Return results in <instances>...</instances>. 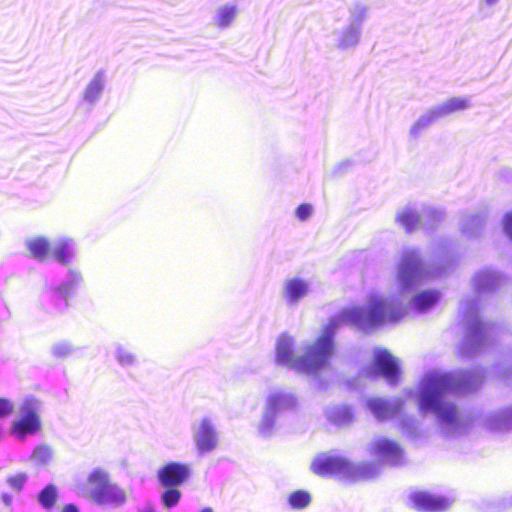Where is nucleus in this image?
Returning a JSON list of instances; mask_svg holds the SVG:
<instances>
[{
  "label": "nucleus",
  "instance_id": "nucleus-44",
  "mask_svg": "<svg viewBox=\"0 0 512 512\" xmlns=\"http://www.w3.org/2000/svg\"><path fill=\"white\" fill-rule=\"evenodd\" d=\"M503 228L505 234L512 239V211L505 215L503 219Z\"/></svg>",
  "mask_w": 512,
  "mask_h": 512
},
{
  "label": "nucleus",
  "instance_id": "nucleus-8",
  "mask_svg": "<svg viewBox=\"0 0 512 512\" xmlns=\"http://www.w3.org/2000/svg\"><path fill=\"white\" fill-rule=\"evenodd\" d=\"M462 309L467 328V344L476 350L489 338L492 328L481 321L476 303L462 304Z\"/></svg>",
  "mask_w": 512,
  "mask_h": 512
},
{
  "label": "nucleus",
  "instance_id": "nucleus-17",
  "mask_svg": "<svg viewBox=\"0 0 512 512\" xmlns=\"http://www.w3.org/2000/svg\"><path fill=\"white\" fill-rule=\"evenodd\" d=\"M126 502V490L114 482L112 478L92 501L94 504L114 509L122 507Z\"/></svg>",
  "mask_w": 512,
  "mask_h": 512
},
{
  "label": "nucleus",
  "instance_id": "nucleus-16",
  "mask_svg": "<svg viewBox=\"0 0 512 512\" xmlns=\"http://www.w3.org/2000/svg\"><path fill=\"white\" fill-rule=\"evenodd\" d=\"M126 502V490L114 482L112 478L92 501L94 504L114 509L122 507Z\"/></svg>",
  "mask_w": 512,
  "mask_h": 512
},
{
  "label": "nucleus",
  "instance_id": "nucleus-3",
  "mask_svg": "<svg viewBox=\"0 0 512 512\" xmlns=\"http://www.w3.org/2000/svg\"><path fill=\"white\" fill-rule=\"evenodd\" d=\"M444 262L448 263V260L442 259L441 267L430 270L417 250L412 248L404 249L397 262L395 279L389 288V295L387 297L376 293L369 295L382 298L387 306L401 309L399 317L385 321L381 325L399 321L408 313L410 307L421 313L433 307L440 297L438 291H423L413 298H410V295L424 281L441 275L444 270Z\"/></svg>",
  "mask_w": 512,
  "mask_h": 512
},
{
  "label": "nucleus",
  "instance_id": "nucleus-13",
  "mask_svg": "<svg viewBox=\"0 0 512 512\" xmlns=\"http://www.w3.org/2000/svg\"><path fill=\"white\" fill-rule=\"evenodd\" d=\"M110 479L111 475L107 469L95 467L87 474L86 480L77 485L76 491L92 502Z\"/></svg>",
  "mask_w": 512,
  "mask_h": 512
},
{
  "label": "nucleus",
  "instance_id": "nucleus-21",
  "mask_svg": "<svg viewBox=\"0 0 512 512\" xmlns=\"http://www.w3.org/2000/svg\"><path fill=\"white\" fill-rule=\"evenodd\" d=\"M483 425L490 432L497 434L512 431V405L487 415Z\"/></svg>",
  "mask_w": 512,
  "mask_h": 512
},
{
  "label": "nucleus",
  "instance_id": "nucleus-41",
  "mask_svg": "<svg viewBox=\"0 0 512 512\" xmlns=\"http://www.w3.org/2000/svg\"><path fill=\"white\" fill-rule=\"evenodd\" d=\"M27 480L26 473H17L15 475H11L7 478V484L16 492H20L22 490L23 485Z\"/></svg>",
  "mask_w": 512,
  "mask_h": 512
},
{
  "label": "nucleus",
  "instance_id": "nucleus-39",
  "mask_svg": "<svg viewBox=\"0 0 512 512\" xmlns=\"http://www.w3.org/2000/svg\"><path fill=\"white\" fill-rule=\"evenodd\" d=\"M167 489L162 494V502L165 507L171 508L179 502L181 492L176 487H166Z\"/></svg>",
  "mask_w": 512,
  "mask_h": 512
},
{
  "label": "nucleus",
  "instance_id": "nucleus-12",
  "mask_svg": "<svg viewBox=\"0 0 512 512\" xmlns=\"http://www.w3.org/2000/svg\"><path fill=\"white\" fill-rule=\"evenodd\" d=\"M368 449L371 454L389 464L398 465L404 460V451L399 444L383 436L375 437Z\"/></svg>",
  "mask_w": 512,
  "mask_h": 512
},
{
  "label": "nucleus",
  "instance_id": "nucleus-40",
  "mask_svg": "<svg viewBox=\"0 0 512 512\" xmlns=\"http://www.w3.org/2000/svg\"><path fill=\"white\" fill-rule=\"evenodd\" d=\"M73 351V346L68 342H59L52 346V354L58 358H65Z\"/></svg>",
  "mask_w": 512,
  "mask_h": 512
},
{
  "label": "nucleus",
  "instance_id": "nucleus-23",
  "mask_svg": "<svg viewBox=\"0 0 512 512\" xmlns=\"http://www.w3.org/2000/svg\"><path fill=\"white\" fill-rule=\"evenodd\" d=\"M239 14L238 5L235 3H224L218 6L212 17V25L220 30L230 28L236 21Z\"/></svg>",
  "mask_w": 512,
  "mask_h": 512
},
{
  "label": "nucleus",
  "instance_id": "nucleus-31",
  "mask_svg": "<svg viewBox=\"0 0 512 512\" xmlns=\"http://www.w3.org/2000/svg\"><path fill=\"white\" fill-rule=\"evenodd\" d=\"M326 417L335 425L345 426L352 422L353 414L346 406H332L326 409Z\"/></svg>",
  "mask_w": 512,
  "mask_h": 512
},
{
  "label": "nucleus",
  "instance_id": "nucleus-49",
  "mask_svg": "<svg viewBox=\"0 0 512 512\" xmlns=\"http://www.w3.org/2000/svg\"><path fill=\"white\" fill-rule=\"evenodd\" d=\"M201 512H213V510L211 508H205Z\"/></svg>",
  "mask_w": 512,
  "mask_h": 512
},
{
  "label": "nucleus",
  "instance_id": "nucleus-48",
  "mask_svg": "<svg viewBox=\"0 0 512 512\" xmlns=\"http://www.w3.org/2000/svg\"><path fill=\"white\" fill-rule=\"evenodd\" d=\"M62 512H78L77 508L73 505H67L63 508Z\"/></svg>",
  "mask_w": 512,
  "mask_h": 512
},
{
  "label": "nucleus",
  "instance_id": "nucleus-28",
  "mask_svg": "<svg viewBox=\"0 0 512 512\" xmlns=\"http://www.w3.org/2000/svg\"><path fill=\"white\" fill-rule=\"evenodd\" d=\"M51 245L52 243H50L45 237L39 236L26 240V248L34 258L40 261L50 258Z\"/></svg>",
  "mask_w": 512,
  "mask_h": 512
},
{
  "label": "nucleus",
  "instance_id": "nucleus-29",
  "mask_svg": "<svg viewBox=\"0 0 512 512\" xmlns=\"http://www.w3.org/2000/svg\"><path fill=\"white\" fill-rule=\"evenodd\" d=\"M105 87V77L102 72H97L94 77L87 84L84 92L83 99L85 102L89 104H95Z\"/></svg>",
  "mask_w": 512,
  "mask_h": 512
},
{
  "label": "nucleus",
  "instance_id": "nucleus-15",
  "mask_svg": "<svg viewBox=\"0 0 512 512\" xmlns=\"http://www.w3.org/2000/svg\"><path fill=\"white\" fill-rule=\"evenodd\" d=\"M126 502V490L114 482L112 478L92 501L94 504L114 509L122 507Z\"/></svg>",
  "mask_w": 512,
  "mask_h": 512
},
{
  "label": "nucleus",
  "instance_id": "nucleus-25",
  "mask_svg": "<svg viewBox=\"0 0 512 512\" xmlns=\"http://www.w3.org/2000/svg\"><path fill=\"white\" fill-rule=\"evenodd\" d=\"M75 255L74 241L71 238L61 237L51 245L50 258L57 262L68 265Z\"/></svg>",
  "mask_w": 512,
  "mask_h": 512
},
{
  "label": "nucleus",
  "instance_id": "nucleus-10",
  "mask_svg": "<svg viewBox=\"0 0 512 512\" xmlns=\"http://www.w3.org/2000/svg\"><path fill=\"white\" fill-rule=\"evenodd\" d=\"M312 292L310 279L301 276H291L284 279L281 287V297L288 307H296Z\"/></svg>",
  "mask_w": 512,
  "mask_h": 512
},
{
  "label": "nucleus",
  "instance_id": "nucleus-36",
  "mask_svg": "<svg viewBox=\"0 0 512 512\" xmlns=\"http://www.w3.org/2000/svg\"><path fill=\"white\" fill-rule=\"evenodd\" d=\"M79 280L80 276L76 273H72L71 279L68 282L61 284L56 289L57 295L64 301L62 309H65L68 306V298L70 296L72 288Z\"/></svg>",
  "mask_w": 512,
  "mask_h": 512
},
{
  "label": "nucleus",
  "instance_id": "nucleus-19",
  "mask_svg": "<svg viewBox=\"0 0 512 512\" xmlns=\"http://www.w3.org/2000/svg\"><path fill=\"white\" fill-rule=\"evenodd\" d=\"M361 36V29L348 23L342 28L334 29L331 32L330 38L335 49L347 51L358 46Z\"/></svg>",
  "mask_w": 512,
  "mask_h": 512
},
{
  "label": "nucleus",
  "instance_id": "nucleus-42",
  "mask_svg": "<svg viewBox=\"0 0 512 512\" xmlns=\"http://www.w3.org/2000/svg\"><path fill=\"white\" fill-rule=\"evenodd\" d=\"M313 213V207L310 205V204H301L297 209H296V217L301 220V221H305L307 220L308 218H310V216L312 215Z\"/></svg>",
  "mask_w": 512,
  "mask_h": 512
},
{
  "label": "nucleus",
  "instance_id": "nucleus-33",
  "mask_svg": "<svg viewBox=\"0 0 512 512\" xmlns=\"http://www.w3.org/2000/svg\"><path fill=\"white\" fill-rule=\"evenodd\" d=\"M445 212L440 208L425 206L422 208V220L424 228H433L436 224L443 221Z\"/></svg>",
  "mask_w": 512,
  "mask_h": 512
},
{
  "label": "nucleus",
  "instance_id": "nucleus-18",
  "mask_svg": "<svg viewBox=\"0 0 512 512\" xmlns=\"http://www.w3.org/2000/svg\"><path fill=\"white\" fill-rule=\"evenodd\" d=\"M410 500L414 508L423 512L444 511L452 504V501L448 498L434 495L425 491H417L411 493Z\"/></svg>",
  "mask_w": 512,
  "mask_h": 512
},
{
  "label": "nucleus",
  "instance_id": "nucleus-37",
  "mask_svg": "<svg viewBox=\"0 0 512 512\" xmlns=\"http://www.w3.org/2000/svg\"><path fill=\"white\" fill-rule=\"evenodd\" d=\"M114 354L119 365L123 367L132 366L136 363L135 354L121 345L116 347Z\"/></svg>",
  "mask_w": 512,
  "mask_h": 512
},
{
  "label": "nucleus",
  "instance_id": "nucleus-38",
  "mask_svg": "<svg viewBox=\"0 0 512 512\" xmlns=\"http://www.w3.org/2000/svg\"><path fill=\"white\" fill-rule=\"evenodd\" d=\"M56 498H57V489L53 485L46 486L41 491V493L39 494V497H38L40 504L46 509H50L53 507V505L56 502Z\"/></svg>",
  "mask_w": 512,
  "mask_h": 512
},
{
  "label": "nucleus",
  "instance_id": "nucleus-35",
  "mask_svg": "<svg viewBox=\"0 0 512 512\" xmlns=\"http://www.w3.org/2000/svg\"><path fill=\"white\" fill-rule=\"evenodd\" d=\"M310 502V494L303 490L295 491L288 497V503L293 509H304L310 504Z\"/></svg>",
  "mask_w": 512,
  "mask_h": 512
},
{
  "label": "nucleus",
  "instance_id": "nucleus-27",
  "mask_svg": "<svg viewBox=\"0 0 512 512\" xmlns=\"http://www.w3.org/2000/svg\"><path fill=\"white\" fill-rule=\"evenodd\" d=\"M471 107L468 97H453L434 106V110L439 118L446 117L452 113L466 110Z\"/></svg>",
  "mask_w": 512,
  "mask_h": 512
},
{
  "label": "nucleus",
  "instance_id": "nucleus-43",
  "mask_svg": "<svg viewBox=\"0 0 512 512\" xmlns=\"http://www.w3.org/2000/svg\"><path fill=\"white\" fill-rule=\"evenodd\" d=\"M401 426L404 433L408 434L409 436H413L416 431L417 422L413 418H402Z\"/></svg>",
  "mask_w": 512,
  "mask_h": 512
},
{
  "label": "nucleus",
  "instance_id": "nucleus-9",
  "mask_svg": "<svg viewBox=\"0 0 512 512\" xmlns=\"http://www.w3.org/2000/svg\"><path fill=\"white\" fill-rule=\"evenodd\" d=\"M399 360L388 350L375 348L373 351V360L369 367L368 374H377L382 376L389 384H397L400 378Z\"/></svg>",
  "mask_w": 512,
  "mask_h": 512
},
{
  "label": "nucleus",
  "instance_id": "nucleus-24",
  "mask_svg": "<svg viewBox=\"0 0 512 512\" xmlns=\"http://www.w3.org/2000/svg\"><path fill=\"white\" fill-rule=\"evenodd\" d=\"M396 222L407 232L424 228L422 220V209L417 210L413 206H405L396 214Z\"/></svg>",
  "mask_w": 512,
  "mask_h": 512
},
{
  "label": "nucleus",
  "instance_id": "nucleus-6",
  "mask_svg": "<svg viewBox=\"0 0 512 512\" xmlns=\"http://www.w3.org/2000/svg\"><path fill=\"white\" fill-rule=\"evenodd\" d=\"M191 437L198 455L212 453L220 445V432L209 416L195 420L191 425Z\"/></svg>",
  "mask_w": 512,
  "mask_h": 512
},
{
  "label": "nucleus",
  "instance_id": "nucleus-34",
  "mask_svg": "<svg viewBox=\"0 0 512 512\" xmlns=\"http://www.w3.org/2000/svg\"><path fill=\"white\" fill-rule=\"evenodd\" d=\"M53 455V449L46 444H42L34 449L31 460L37 466H44L52 460Z\"/></svg>",
  "mask_w": 512,
  "mask_h": 512
},
{
  "label": "nucleus",
  "instance_id": "nucleus-1",
  "mask_svg": "<svg viewBox=\"0 0 512 512\" xmlns=\"http://www.w3.org/2000/svg\"><path fill=\"white\" fill-rule=\"evenodd\" d=\"M481 382V375L472 372L455 374L431 372L425 375L415 392L403 391L406 399L416 396L419 410L432 413L438 428L445 436H455L467 429V422L459 409L448 399L452 392H468Z\"/></svg>",
  "mask_w": 512,
  "mask_h": 512
},
{
  "label": "nucleus",
  "instance_id": "nucleus-22",
  "mask_svg": "<svg viewBox=\"0 0 512 512\" xmlns=\"http://www.w3.org/2000/svg\"><path fill=\"white\" fill-rule=\"evenodd\" d=\"M501 282L502 276L498 272L487 268L475 273L472 278V287L480 296L482 294L491 292L496 287H498Z\"/></svg>",
  "mask_w": 512,
  "mask_h": 512
},
{
  "label": "nucleus",
  "instance_id": "nucleus-46",
  "mask_svg": "<svg viewBox=\"0 0 512 512\" xmlns=\"http://www.w3.org/2000/svg\"><path fill=\"white\" fill-rule=\"evenodd\" d=\"M2 501L6 506H10L12 503V496L5 493L2 495Z\"/></svg>",
  "mask_w": 512,
  "mask_h": 512
},
{
  "label": "nucleus",
  "instance_id": "nucleus-26",
  "mask_svg": "<svg viewBox=\"0 0 512 512\" xmlns=\"http://www.w3.org/2000/svg\"><path fill=\"white\" fill-rule=\"evenodd\" d=\"M348 23L354 27L363 30V24L369 19L371 6L366 1L356 0L351 2L348 7Z\"/></svg>",
  "mask_w": 512,
  "mask_h": 512
},
{
  "label": "nucleus",
  "instance_id": "nucleus-32",
  "mask_svg": "<svg viewBox=\"0 0 512 512\" xmlns=\"http://www.w3.org/2000/svg\"><path fill=\"white\" fill-rule=\"evenodd\" d=\"M439 117L437 116L434 108L427 110L424 114H422L417 121L410 128V135L413 138L418 137L425 129H427L431 124H433Z\"/></svg>",
  "mask_w": 512,
  "mask_h": 512
},
{
  "label": "nucleus",
  "instance_id": "nucleus-5",
  "mask_svg": "<svg viewBox=\"0 0 512 512\" xmlns=\"http://www.w3.org/2000/svg\"><path fill=\"white\" fill-rule=\"evenodd\" d=\"M298 401L294 394L284 390H273L265 398L257 432L263 438L272 437L278 430V418L281 414L292 411Z\"/></svg>",
  "mask_w": 512,
  "mask_h": 512
},
{
  "label": "nucleus",
  "instance_id": "nucleus-4",
  "mask_svg": "<svg viewBox=\"0 0 512 512\" xmlns=\"http://www.w3.org/2000/svg\"><path fill=\"white\" fill-rule=\"evenodd\" d=\"M311 471L321 477H337L343 480L371 479L377 472L376 467L365 463H353L345 457L322 453L317 455L310 464Z\"/></svg>",
  "mask_w": 512,
  "mask_h": 512
},
{
  "label": "nucleus",
  "instance_id": "nucleus-45",
  "mask_svg": "<svg viewBox=\"0 0 512 512\" xmlns=\"http://www.w3.org/2000/svg\"><path fill=\"white\" fill-rule=\"evenodd\" d=\"M13 410V405L10 401L0 399V418L8 416Z\"/></svg>",
  "mask_w": 512,
  "mask_h": 512
},
{
  "label": "nucleus",
  "instance_id": "nucleus-14",
  "mask_svg": "<svg viewBox=\"0 0 512 512\" xmlns=\"http://www.w3.org/2000/svg\"><path fill=\"white\" fill-rule=\"evenodd\" d=\"M191 475L190 465L181 462H169L157 471V478L164 487H178Z\"/></svg>",
  "mask_w": 512,
  "mask_h": 512
},
{
  "label": "nucleus",
  "instance_id": "nucleus-2",
  "mask_svg": "<svg viewBox=\"0 0 512 512\" xmlns=\"http://www.w3.org/2000/svg\"><path fill=\"white\" fill-rule=\"evenodd\" d=\"M401 309L387 306L378 296H367L362 306H351L335 315L321 329L320 335L303 347L302 373L316 375L326 368L335 352L334 335L339 325L348 324L367 331L399 317Z\"/></svg>",
  "mask_w": 512,
  "mask_h": 512
},
{
  "label": "nucleus",
  "instance_id": "nucleus-47",
  "mask_svg": "<svg viewBox=\"0 0 512 512\" xmlns=\"http://www.w3.org/2000/svg\"><path fill=\"white\" fill-rule=\"evenodd\" d=\"M485 6L493 7L499 3L500 0H481Z\"/></svg>",
  "mask_w": 512,
  "mask_h": 512
},
{
  "label": "nucleus",
  "instance_id": "nucleus-7",
  "mask_svg": "<svg viewBox=\"0 0 512 512\" xmlns=\"http://www.w3.org/2000/svg\"><path fill=\"white\" fill-rule=\"evenodd\" d=\"M40 411V401L34 398L25 399L19 407L18 419L13 422V433L20 438H24L26 434L39 431L41 428Z\"/></svg>",
  "mask_w": 512,
  "mask_h": 512
},
{
  "label": "nucleus",
  "instance_id": "nucleus-11",
  "mask_svg": "<svg viewBox=\"0 0 512 512\" xmlns=\"http://www.w3.org/2000/svg\"><path fill=\"white\" fill-rule=\"evenodd\" d=\"M275 359L277 364L302 373L303 354L296 352L295 339L287 334H282L276 341Z\"/></svg>",
  "mask_w": 512,
  "mask_h": 512
},
{
  "label": "nucleus",
  "instance_id": "nucleus-20",
  "mask_svg": "<svg viewBox=\"0 0 512 512\" xmlns=\"http://www.w3.org/2000/svg\"><path fill=\"white\" fill-rule=\"evenodd\" d=\"M403 401L401 398L386 400L380 397H373L367 400V407L377 419H388L399 416Z\"/></svg>",
  "mask_w": 512,
  "mask_h": 512
},
{
  "label": "nucleus",
  "instance_id": "nucleus-30",
  "mask_svg": "<svg viewBox=\"0 0 512 512\" xmlns=\"http://www.w3.org/2000/svg\"><path fill=\"white\" fill-rule=\"evenodd\" d=\"M485 216L483 214L468 215L462 220V232L469 238L478 237L484 227Z\"/></svg>",
  "mask_w": 512,
  "mask_h": 512
}]
</instances>
